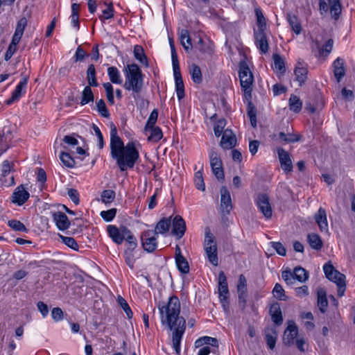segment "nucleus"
<instances>
[{
	"instance_id": "nucleus-1",
	"label": "nucleus",
	"mask_w": 355,
	"mask_h": 355,
	"mask_svg": "<svg viewBox=\"0 0 355 355\" xmlns=\"http://www.w3.org/2000/svg\"><path fill=\"white\" fill-rule=\"evenodd\" d=\"M162 324H166L172 331V343L177 355L180 354V343L186 329V320L180 316V303L176 296L169 297L166 305H159Z\"/></svg>"
},
{
	"instance_id": "nucleus-2",
	"label": "nucleus",
	"mask_w": 355,
	"mask_h": 355,
	"mask_svg": "<svg viewBox=\"0 0 355 355\" xmlns=\"http://www.w3.org/2000/svg\"><path fill=\"white\" fill-rule=\"evenodd\" d=\"M110 155L116 162L121 171L132 168L139 158V151L133 142L125 146L119 137L116 127L114 123L110 125Z\"/></svg>"
},
{
	"instance_id": "nucleus-3",
	"label": "nucleus",
	"mask_w": 355,
	"mask_h": 355,
	"mask_svg": "<svg viewBox=\"0 0 355 355\" xmlns=\"http://www.w3.org/2000/svg\"><path fill=\"white\" fill-rule=\"evenodd\" d=\"M125 83L123 87L132 92L135 101L140 99V94L144 87V78L141 70L136 64H128L124 69Z\"/></svg>"
},
{
	"instance_id": "nucleus-4",
	"label": "nucleus",
	"mask_w": 355,
	"mask_h": 355,
	"mask_svg": "<svg viewBox=\"0 0 355 355\" xmlns=\"http://www.w3.org/2000/svg\"><path fill=\"white\" fill-rule=\"evenodd\" d=\"M239 76L242 90L244 92V98H252L254 77L245 62H241L239 64Z\"/></svg>"
},
{
	"instance_id": "nucleus-5",
	"label": "nucleus",
	"mask_w": 355,
	"mask_h": 355,
	"mask_svg": "<svg viewBox=\"0 0 355 355\" xmlns=\"http://www.w3.org/2000/svg\"><path fill=\"white\" fill-rule=\"evenodd\" d=\"M158 235L152 230L143 232L141 234V242L144 250L148 252H153L157 247Z\"/></svg>"
},
{
	"instance_id": "nucleus-6",
	"label": "nucleus",
	"mask_w": 355,
	"mask_h": 355,
	"mask_svg": "<svg viewBox=\"0 0 355 355\" xmlns=\"http://www.w3.org/2000/svg\"><path fill=\"white\" fill-rule=\"evenodd\" d=\"M107 231L109 236L116 244H121L127 234L129 233V229L125 226L117 227L113 225H109L107 227Z\"/></svg>"
},
{
	"instance_id": "nucleus-7",
	"label": "nucleus",
	"mask_w": 355,
	"mask_h": 355,
	"mask_svg": "<svg viewBox=\"0 0 355 355\" xmlns=\"http://www.w3.org/2000/svg\"><path fill=\"white\" fill-rule=\"evenodd\" d=\"M256 205L264 217L269 219L272 216V210L269 201V197L266 193H260L257 196Z\"/></svg>"
},
{
	"instance_id": "nucleus-8",
	"label": "nucleus",
	"mask_w": 355,
	"mask_h": 355,
	"mask_svg": "<svg viewBox=\"0 0 355 355\" xmlns=\"http://www.w3.org/2000/svg\"><path fill=\"white\" fill-rule=\"evenodd\" d=\"M298 334V328L295 322L288 321V326L284 331L283 336V343L286 346H291L294 343V339Z\"/></svg>"
},
{
	"instance_id": "nucleus-9",
	"label": "nucleus",
	"mask_w": 355,
	"mask_h": 355,
	"mask_svg": "<svg viewBox=\"0 0 355 355\" xmlns=\"http://www.w3.org/2000/svg\"><path fill=\"white\" fill-rule=\"evenodd\" d=\"M22 78L19 83V84L16 86V88L12 93L11 97L6 101V103L8 105L13 103L15 101H17L19 99L22 94V91L26 90L28 76L24 75L23 73H21Z\"/></svg>"
},
{
	"instance_id": "nucleus-10",
	"label": "nucleus",
	"mask_w": 355,
	"mask_h": 355,
	"mask_svg": "<svg viewBox=\"0 0 355 355\" xmlns=\"http://www.w3.org/2000/svg\"><path fill=\"white\" fill-rule=\"evenodd\" d=\"M29 193L24 189V185L18 186L11 196V202L19 206L23 205L29 198Z\"/></svg>"
},
{
	"instance_id": "nucleus-11",
	"label": "nucleus",
	"mask_w": 355,
	"mask_h": 355,
	"mask_svg": "<svg viewBox=\"0 0 355 355\" xmlns=\"http://www.w3.org/2000/svg\"><path fill=\"white\" fill-rule=\"evenodd\" d=\"M171 224L173 225L172 234L176 236L178 239H181L187 230L184 220L182 216L176 215L171 221Z\"/></svg>"
},
{
	"instance_id": "nucleus-12",
	"label": "nucleus",
	"mask_w": 355,
	"mask_h": 355,
	"mask_svg": "<svg viewBox=\"0 0 355 355\" xmlns=\"http://www.w3.org/2000/svg\"><path fill=\"white\" fill-rule=\"evenodd\" d=\"M175 82V91L179 100L184 97V85L181 76L180 65L173 66Z\"/></svg>"
},
{
	"instance_id": "nucleus-13",
	"label": "nucleus",
	"mask_w": 355,
	"mask_h": 355,
	"mask_svg": "<svg viewBox=\"0 0 355 355\" xmlns=\"http://www.w3.org/2000/svg\"><path fill=\"white\" fill-rule=\"evenodd\" d=\"M220 209L223 214H229L232 209V199L225 187L220 189Z\"/></svg>"
},
{
	"instance_id": "nucleus-14",
	"label": "nucleus",
	"mask_w": 355,
	"mask_h": 355,
	"mask_svg": "<svg viewBox=\"0 0 355 355\" xmlns=\"http://www.w3.org/2000/svg\"><path fill=\"white\" fill-rule=\"evenodd\" d=\"M277 154L282 168L286 173L293 171V164L289 153L282 148H277Z\"/></svg>"
},
{
	"instance_id": "nucleus-15",
	"label": "nucleus",
	"mask_w": 355,
	"mask_h": 355,
	"mask_svg": "<svg viewBox=\"0 0 355 355\" xmlns=\"http://www.w3.org/2000/svg\"><path fill=\"white\" fill-rule=\"evenodd\" d=\"M254 39L257 47L262 53H266L269 46L264 30L254 31Z\"/></svg>"
},
{
	"instance_id": "nucleus-16",
	"label": "nucleus",
	"mask_w": 355,
	"mask_h": 355,
	"mask_svg": "<svg viewBox=\"0 0 355 355\" xmlns=\"http://www.w3.org/2000/svg\"><path fill=\"white\" fill-rule=\"evenodd\" d=\"M236 138L232 131L229 129L224 130L220 140V146L225 149H231L236 146Z\"/></svg>"
},
{
	"instance_id": "nucleus-17",
	"label": "nucleus",
	"mask_w": 355,
	"mask_h": 355,
	"mask_svg": "<svg viewBox=\"0 0 355 355\" xmlns=\"http://www.w3.org/2000/svg\"><path fill=\"white\" fill-rule=\"evenodd\" d=\"M52 217L60 230H66L69 227L70 222L64 213L62 211L53 212Z\"/></svg>"
},
{
	"instance_id": "nucleus-18",
	"label": "nucleus",
	"mask_w": 355,
	"mask_h": 355,
	"mask_svg": "<svg viewBox=\"0 0 355 355\" xmlns=\"http://www.w3.org/2000/svg\"><path fill=\"white\" fill-rule=\"evenodd\" d=\"M218 294L220 300H225V298H228L229 296L227 278L222 271L218 275Z\"/></svg>"
},
{
	"instance_id": "nucleus-19",
	"label": "nucleus",
	"mask_w": 355,
	"mask_h": 355,
	"mask_svg": "<svg viewBox=\"0 0 355 355\" xmlns=\"http://www.w3.org/2000/svg\"><path fill=\"white\" fill-rule=\"evenodd\" d=\"M264 336L266 344L270 349L275 347L277 340V331L275 327H268L264 330Z\"/></svg>"
},
{
	"instance_id": "nucleus-20",
	"label": "nucleus",
	"mask_w": 355,
	"mask_h": 355,
	"mask_svg": "<svg viewBox=\"0 0 355 355\" xmlns=\"http://www.w3.org/2000/svg\"><path fill=\"white\" fill-rule=\"evenodd\" d=\"M314 218L321 232L328 231L327 213L324 209L320 207L315 214Z\"/></svg>"
},
{
	"instance_id": "nucleus-21",
	"label": "nucleus",
	"mask_w": 355,
	"mask_h": 355,
	"mask_svg": "<svg viewBox=\"0 0 355 355\" xmlns=\"http://www.w3.org/2000/svg\"><path fill=\"white\" fill-rule=\"evenodd\" d=\"M345 61L340 58H336L333 62L334 74L338 83H340L341 79L345 75Z\"/></svg>"
},
{
	"instance_id": "nucleus-22",
	"label": "nucleus",
	"mask_w": 355,
	"mask_h": 355,
	"mask_svg": "<svg viewBox=\"0 0 355 355\" xmlns=\"http://www.w3.org/2000/svg\"><path fill=\"white\" fill-rule=\"evenodd\" d=\"M269 313L271 320L275 325L280 326L283 323L282 313L278 303H275L270 306Z\"/></svg>"
},
{
	"instance_id": "nucleus-23",
	"label": "nucleus",
	"mask_w": 355,
	"mask_h": 355,
	"mask_svg": "<svg viewBox=\"0 0 355 355\" xmlns=\"http://www.w3.org/2000/svg\"><path fill=\"white\" fill-rule=\"evenodd\" d=\"M308 69L303 67L300 62H298L295 70L294 74L295 76V80L299 83L300 86H302L307 79Z\"/></svg>"
},
{
	"instance_id": "nucleus-24",
	"label": "nucleus",
	"mask_w": 355,
	"mask_h": 355,
	"mask_svg": "<svg viewBox=\"0 0 355 355\" xmlns=\"http://www.w3.org/2000/svg\"><path fill=\"white\" fill-rule=\"evenodd\" d=\"M171 225V218H163L156 225L153 230L158 235L159 234H164L168 232Z\"/></svg>"
},
{
	"instance_id": "nucleus-25",
	"label": "nucleus",
	"mask_w": 355,
	"mask_h": 355,
	"mask_svg": "<svg viewBox=\"0 0 355 355\" xmlns=\"http://www.w3.org/2000/svg\"><path fill=\"white\" fill-rule=\"evenodd\" d=\"M209 261L214 266L218 265V258L217 254V245L207 246L205 248Z\"/></svg>"
},
{
	"instance_id": "nucleus-26",
	"label": "nucleus",
	"mask_w": 355,
	"mask_h": 355,
	"mask_svg": "<svg viewBox=\"0 0 355 355\" xmlns=\"http://www.w3.org/2000/svg\"><path fill=\"white\" fill-rule=\"evenodd\" d=\"M248 101V105H247V114L248 116L250 119L251 125L253 128L257 127V110L254 105H253L252 102V98L245 99Z\"/></svg>"
},
{
	"instance_id": "nucleus-27",
	"label": "nucleus",
	"mask_w": 355,
	"mask_h": 355,
	"mask_svg": "<svg viewBox=\"0 0 355 355\" xmlns=\"http://www.w3.org/2000/svg\"><path fill=\"white\" fill-rule=\"evenodd\" d=\"M204 345H209L213 347H218V341L216 338L202 336L197 339L194 343L196 348H199Z\"/></svg>"
},
{
	"instance_id": "nucleus-28",
	"label": "nucleus",
	"mask_w": 355,
	"mask_h": 355,
	"mask_svg": "<svg viewBox=\"0 0 355 355\" xmlns=\"http://www.w3.org/2000/svg\"><path fill=\"white\" fill-rule=\"evenodd\" d=\"M330 6V12L332 18L335 20L338 19L342 10V6L340 0H328Z\"/></svg>"
},
{
	"instance_id": "nucleus-29",
	"label": "nucleus",
	"mask_w": 355,
	"mask_h": 355,
	"mask_svg": "<svg viewBox=\"0 0 355 355\" xmlns=\"http://www.w3.org/2000/svg\"><path fill=\"white\" fill-rule=\"evenodd\" d=\"M288 106L291 111L299 113L302 107V102L298 96L291 94L288 100Z\"/></svg>"
},
{
	"instance_id": "nucleus-30",
	"label": "nucleus",
	"mask_w": 355,
	"mask_h": 355,
	"mask_svg": "<svg viewBox=\"0 0 355 355\" xmlns=\"http://www.w3.org/2000/svg\"><path fill=\"white\" fill-rule=\"evenodd\" d=\"M180 40L181 44L183 46L186 51H189L192 49L191 39L189 36V31L186 29H182L180 34Z\"/></svg>"
},
{
	"instance_id": "nucleus-31",
	"label": "nucleus",
	"mask_w": 355,
	"mask_h": 355,
	"mask_svg": "<svg viewBox=\"0 0 355 355\" xmlns=\"http://www.w3.org/2000/svg\"><path fill=\"white\" fill-rule=\"evenodd\" d=\"M287 20H288V22L290 26L291 27L292 30L297 35L300 34V33L302 31V26H301V24H300L298 18L297 17V16L295 15L288 14Z\"/></svg>"
},
{
	"instance_id": "nucleus-32",
	"label": "nucleus",
	"mask_w": 355,
	"mask_h": 355,
	"mask_svg": "<svg viewBox=\"0 0 355 355\" xmlns=\"http://www.w3.org/2000/svg\"><path fill=\"white\" fill-rule=\"evenodd\" d=\"M87 79L88 81V86L97 87L98 83L96 77V69L93 64L89 65L87 70Z\"/></svg>"
},
{
	"instance_id": "nucleus-33",
	"label": "nucleus",
	"mask_w": 355,
	"mask_h": 355,
	"mask_svg": "<svg viewBox=\"0 0 355 355\" xmlns=\"http://www.w3.org/2000/svg\"><path fill=\"white\" fill-rule=\"evenodd\" d=\"M307 240L310 246L316 250H320L322 247V241L320 237L316 234H309Z\"/></svg>"
},
{
	"instance_id": "nucleus-34",
	"label": "nucleus",
	"mask_w": 355,
	"mask_h": 355,
	"mask_svg": "<svg viewBox=\"0 0 355 355\" xmlns=\"http://www.w3.org/2000/svg\"><path fill=\"white\" fill-rule=\"evenodd\" d=\"M189 72L191 76V79L195 83L200 84L202 83V73H201L200 68L198 65L193 64L190 67Z\"/></svg>"
},
{
	"instance_id": "nucleus-35",
	"label": "nucleus",
	"mask_w": 355,
	"mask_h": 355,
	"mask_svg": "<svg viewBox=\"0 0 355 355\" xmlns=\"http://www.w3.org/2000/svg\"><path fill=\"white\" fill-rule=\"evenodd\" d=\"M148 131L150 132V135L148 137V140L151 142H157L163 137V133L160 128L152 127L149 128Z\"/></svg>"
},
{
	"instance_id": "nucleus-36",
	"label": "nucleus",
	"mask_w": 355,
	"mask_h": 355,
	"mask_svg": "<svg viewBox=\"0 0 355 355\" xmlns=\"http://www.w3.org/2000/svg\"><path fill=\"white\" fill-rule=\"evenodd\" d=\"M328 305V302L326 296V292L323 289L318 291V306L322 313L326 311V308Z\"/></svg>"
},
{
	"instance_id": "nucleus-37",
	"label": "nucleus",
	"mask_w": 355,
	"mask_h": 355,
	"mask_svg": "<svg viewBox=\"0 0 355 355\" xmlns=\"http://www.w3.org/2000/svg\"><path fill=\"white\" fill-rule=\"evenodd\" d=\"M107 74L110 80L114 84H121L122 79L118 69L115 67H110L107 69Z\"/></svg>"
},
{
	"instance_id": "nucleus-38",
	"label": "nucleus",
	"mask_w": 355,
	"mask_h": 355,
	"mask_svg": "<svg viewBox=\"0 0 355 355\" xmlns=\"http://www.w3.org/2000/svg\"><path fill=\"white\" fill-rule=\"evenodd\" d=\"M134 55L135 58L139 60L141 64H144L146 67L148 66V59L144 54V51L143 48L141 46L136 45L134 49Z\"/></svg>"
},
{
	"instance_id": "nucleus-39",
	"label": "nucleus",
	"mask_w": 355,
	"mask_h": 355,
	"mask_svg": "<svg viewBox=\"0 0 355 355\" xmlns=\"http://www.w3.org/2000/svg\"><path fill=\"white\" fill-rule=\"evenodd\" d=\"M94 101V94L91 89V86H86L83 92L80 104L82 105H86L89 102H93Z\"/></svg>"
},
{
	"instance_id": "nucleus-40",
	"label": "nucleus",
	"mask_w": 355,
	"mask_h": 355,
	"mask_svg": "<svg viewBox=\"0 0 355 355\" xmlns=\"http://www.w3.org/2000/svg\"><path fill=\"white\" fill-rule=\"evenodd\" d=\"M295 279L300 282H304L309 278L308 272L302 267H295L293 271Z\"/></svg>"
},
{
	"instance_id": "nucleus-41",
	"label": "nucleus",
	"mask_w": 355,
	"mask_h": 355,
	"mask_svg": "<svg viewBox=\"0 0 355 355\" xmlns=\"http://www.w3.org/2000/svg\"><path fill=\"white\" fill-rule=\"evenodd\" d=\"M301 136L295 134H286L283 132H279V139L284 143H294L300 140Z\"/></svg>"
},
{
	"instance_id": "nucleus-42",
	"label": "nucleus",
	"mask_w": 355,
	"mask_h": 355,
	"mask_svg": "<svg viewBox=\"0 0 355 355\" xmlns=\"http://www.w3.org/2000/svg\"><path fill=\"white\" fill-rule=\"evenodd\" d=\"M175 263L178 269L181 273L187 274L189 272V265L187 259L182 257L175 259Z\"/></svg>"
},
{
	"instance_id": "nucleus-43",
	"label": "nucleus",
	"mask_w": 355,
	"mask_h": 355,
	"mask_svg": "<svg viewBox=\"0 0 355 355\" xmlns=\"http://www.w3.org/2000/svg\"><path fill=\"white\" fill-rule=\"evenodd\" d=\"M194 183L196 187L202 191L205 190V184L202 176V168L195 173Z\"/></svg>"
},
{
	"instance_id": "nucleus-44",
	"label": "nucleus",
	"mask_w": 355,
	"mask_h": 355,
	"mask_svg": "<svg viewBox=\"0 0 355 355\" xmlns=\"http://www.w3.org/2000/svg\"><path fill=\"white\" fill-rule=\"evenodd\" d=\"M8 225L15 231L27 232L28 229L26 226L19 220H10L8 222Z\"/></svg>"
},
{
	"instance_id": "nucleus-45",
	"label": "nucleus",
	"mask_w": 355,
	"mask_h": 355,
	"mask_svg": "<svg viewBox=\"0 0 355 355\" xmlns=\"http://www.w3.org/2000/svg\"><path fill=\"white\" fill-rule=\"evenodd\" d=\"M272 58L275 67L278 69L280 73H284L286 71V68L283 58L279 54H274Z\"/></svg>"
},
{
	"instance_id": "nucleus-46",
	"label": "nucleus",
	"mask_w": 355,
	"mask_h": 355,
	"mask_svg": "<svg viewBox=\"0 0 355 355\" xmlns=\"http://www.w3.org/2000/svg\"><path fill=\"white\" fill-rule=\"evenodd\" d=\"M158 118V110L157 109H155L152 111L150 113L147 122L145 125V131H148L149 128H152L155 126V124L156 123Z\"/></svg>"
},
{
	"instance_id": "nucleus-47",
	"label": "nucleus",
	"mask_w": 355,
	"mask_h": 355,
	"mask_svg": "<svg viewBox=\"0 0 355 355\" xmlns=\"http://www.w3.org/2000/svg\"><path fill=\"white\" fill-rule=\"evenodd\" d=\"M60 159L64 166L68 168H72L74 166L75 161L72 157L67 153H61Z\"/></svg>"
},
{
	"instance_id": "nucleus-48",
	"label": "nucleus",
	"mask_w": 355,
	"mask_h": 355,
	"mask_svg": "<svg viewBox=\"0 0 355 355\" xmlns=\"http://www.w3.org/2000/svg\"><path fill=\"white\" fill-rule=\"evenodd\" d=\"M272 293L275 298L279 300H286L285 291L280 284L277 283L275 285Z\"/></svg>"
},
{
	"instance_id": "nucleus-49",
	"label": "nucleus",
	"mask_w": 355,
	"mask_h": 355,
	"mask_svg": "<svg viewBox=\"0 0 355 355\" xmlns=\"http://www.w3.org/2000/svg\"><path fill=\"white\" fill-rule=\"evenodd\" d=\"M210 165L211 168L217 166H223L222 161L217 153L214 150H211L209 153Z\"/></svg>"
},
{
	"instance_id": "nucleus-50",
	"label": "nucleus",
	"mask_w": 355,
	"mask_h": 355,
	"mask_svg": "<svg viewBox=\"0 0 355 355\" xmlns=\"http://www.w3.org/2000/svg\"><path fill=\"white\" fill-rule=\"evenodd\" d=\"M117 302L121 306V307L123 309L125 313L127 315V317L130 319L132 318L133 313L129 306L128 304L127 303L126 300L123 298L121 296H119L117 298Z\"/></svg>"
},
{
	"instance_id": "nucleus-51",
	"label": "nucleus",
	"mask_w": 355,
	"mask_h": 355,
	"mask_svg": "<svg viewBox=\"0 0 355 355\" xmlns=\"http://www.w3.org/2000/svg\"><path fill=\"white\" fill-rule=\"evenodd\" d=\"M255 15L257 17L258 30H264L266 26V19L263 15L261 10L259 8H256Z\"/></svg>"
},
{
	"instance_id": "nucleus-52",
	"label": "nucleus",
	"mask_w": 355,
	"mask_h": 355,
	"mask_svg": "<svg viewBox=\"0 0 355 355\" xmlns=\"http://www.w3.org/2000/svg\"><path fill=\"white\" fill-rule=\"evenodd\" d=\"M14 164L8 160H4L1 164V176L6 178L12 171H13Z\"/></svg>"
},
{
	"instance_id": "nucleus-53",
	"label": "nucleus",
	"mask_w": 355,
	"mask_h": 355,
	"mask_svg": "<svg viewBox=\"0 0 355 355\" xmlns=\"http://www.w3.org/2000/svg\"><path fill=\"white\" fill-rule=\"evenodd\" d=\"M60 238L62 240V242L66 245L74 250H78V245L73 238L64 236L62 235H60Z\"/></svg>"
},
{
	"instance_id": "nucleus-54",
	"label": "nucleus",
	"mask_w": 355,
	"mask_h": 355,
	"mask_svg": "<svg viewBox=\"0 0 355 355\" xmlns=\"http://www.w3.org/2000/svg\"><path fill=\"white\" fill-rule=\"evenodd\" d=\"M96 107L98 112L101 114V115L105 118H108L110 116L109 111L106 107L105 103L104 100L100 99L96 102Z\"/></svg>"
},
{
	"instance_id": "nucleus-55",
	"label": "nucleus",
	"mask_w": 355,
	"mask_h": 355,
	"mask_svg": "<svg viewBox=\"0 0 355 355\" xmlns=\"http://www.w3.org/2000/svg\"><path fill=\"white\" fill-rule=\"evenodd\" d=\"M114 198L115 192L113 190H104L101 193L102 201L105 204L112 202Z\"/></svg>"
},
{
	"instance_id": "nucleus-56",
	"label": "nucleus",
	"mask_w": 355,
	"mask_h": 355,
	"mask_svg": "<svg viewBox=\"0 0 355 355\" xmlns=\"http://www.w3.org/2000/svg\"><path fill=\"white\" fill-rule=\"evenodd\" d=\"M226 125V121L224 119L218 120L216 123L214 125V131L216 137H220L222 133L223 134V129Z\"/></svg>"
},
{
	"instance_id": "nucleus-57",
	"label": "nucleus",
	"mask_w": 355,
	"mask_h": 355,
	"mask_svg": "<svg viewBox=\"0 0 355 355\" xmlns=\"http://www.w3.org/2000/svg\"><path fill=\"white\" fill-rule=\"evenodd\" d=\"M124 240H125L128 244V250L132 251L137 246V239L134 236L130 230L129 233L127 234Z\"/></svg>"
},
{
	"instance_id": "nucleus-58",
	"label": "nucleus",
	"mask_w": 355,
	"mask_h": 355,
	"mask_svg": "<svg viewBox=\"0 0 355 355\" xmlns=\"http://www.w3.org/2000/svg\"><path fill=\"white\" fill-rule=\"evenodd\" d=\"M116 214V209L112 208L107 211H102L101 216L107 222H110L114 219Z\"/></svg>"
},
{
	"instance_id": "nucleus-59",
	"label": "nucleus",
	"mask_w": 355,
	"mask_h": 355,
	"mask_svg": "<svg viewBox=\"0 0 355 355\" xmlns=\"http://www.w3.org/2000/svg\"><path fill=\"white\" fill-rule=\"evenodd\" d=\"M103 14L99 16V19L101 21L111 19L114 17V8L112 3H110L108 7L103 10Z\"/></svg>"
},
{
	"instance_id": "nucleus-60",
	"label": "nucleus",
	"mask_w": 355,
	"mask_h": 355,
	"mask_svg": "<svg viewBox=\"0 0 355 355\" xmlns=\"http://www.w3.org/2000/svg\"><path fill=\"white\" fill-rule=\"evenodd\" d=\"M195 48L203 54H209L211 52V48L207 46H205V42L201 37L199 38L198 42H197V44H196Z\"/></svg>"
},
{
	"instance_id": "nucleus-61",
	"label": "nucleus",
	"mask_w": 355,
	"mask_h": 355,
	"mask_svg": "<svg viewBox=\"0 0 355 355\" xmlns=\"http://www.w3.org/2000/svg\"><path fill=\"white\" fill-rule=\"evenodd\" d=\"M212 245H216L215 237L207 228L205 232V248L207 246H212Z\"/></svg>"
},
{
	"instance_id": "nucleus-62",
	"label": "nucleus",
	"mask_w": 355,
	"mask_h": 355,
	"mask_svg": "<svg viewBox=\"0 0 355 355\" xmlns=\"http://www.w3.org/2000/svg\"><path fill=\"white\" fill-rule=\"evenodd\" d=\"M237 292H247V280L243 275H240L239 277V282L237 285Z\"/></svg>"
},
{
	"instance_id": "nucleus-63",
	"label": "nucleus",
	"mask_w": 355,
	"mask_h": 355,
	"mask_svg": "<svg viewBox=\"0 0 355 355\" xmlns=\"http://www.w3.org/2000/svg\"><path fill=\"white\" fill-rule=\"evenodd\" d=\"M328 279L335 282L336 285H338L345 282V276L340 273L339 271H336L335 274L330 277Z\"/></svg>"
},
{
	"instance_id": "nucleus-64",
	"label": "nucleus",
	"mask_w": 355,
	"mask_h": 355,
	"mask_svg": "<svg viewBox=\"0 0 355 355\" xmlns=\"http://www.w3.org/2000/svg\"><path fill=\"white\" fill-rule=\"evenodd\" d=\"M27 26V19L26 17H21L17 24L15 33H19L23 35L24 31L25 30L26 26Z\"/></svg>"
}]
</instances>
